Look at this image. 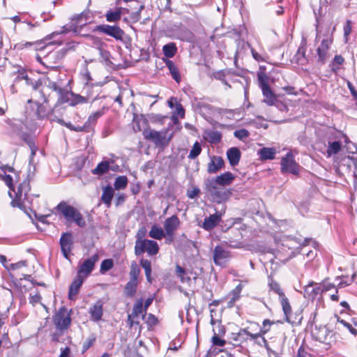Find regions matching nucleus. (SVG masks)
I'll return each instance as SVG.
<instances>
[{"label":"nucleus","mask_w":357,"mask_h":357,"mask_svg":"<svg viewBox=\"0 0 357 357\" xmlns=\"http://www.w3.org/2000/svg\"><path fill=\"white\" fill-rule=\"evenodd\" d=\"M305 47L304 45H301L298 47L297 52L296 54V58L297 62L301 64H303L306 61L305 58Z\"/></svg>","instance_id":"47"},{"label":"nucleus","mask_w":357,"mask_h":357,"mask_svg":"<svg viewBox=\"0 0 357 357\" xmlns=\"http://www.w3.org/2000/svg\"><path fill=\"white\" fill-rule=\"evenodd\" d=\"M139 273V269L137 268V264L134 262L131 264V269L130 272V280L137 282V278Z\"/></svg>","instance_id":"54"},{"label":"nucleus","mask_w":357,"mask_h":357,"mask_svg":"<svg viewBox=\"0 0 357 357\" xmlns=\"http://www.w3.org/2000/svg\"><path fill=\"white\" fill-rule=\"evenodd\" d=\"M162 52L167 58H172L177 52L176 44L174 43L166 44L162 47Z\"/></svg>","instance_id":"40"},{"label":"nucleus","mask_w":357,"mask_h":357,"mask_svg":"<svg viewBox=\"0 0 357 357\" xmlns=\"http://www.w3.org/2000/svg\"><path fill=\"white\" fill-rule=\"evenodd\" d=\"M84 278L77 275V278L73 281L68 291L69 299L73 300L75 298L84 282Z\"/></svg>","instance_id":"27"},{"label":"nucleus","mask_w":357,"mask_h":357,"mask_svg":"<svg viewBox=\"0 0 357 357\" xmlns=\"http://www.w3.org/2000/svg\"><path fill=\"white\" fill-rule=\"evenodd\" d=\"M128 13L129 10L128 8L116 7L114 10H108L105 14V17L109 22H116L120 20L122 14Z\"/></svg>","instance_id":"22"},{"label":"nucleus","mask_w":357,"mask_h":357,"mask_svg":"<svg viewBox=\"0 0 357 357\" xmlns=\"http://www.w3.org/2000/svg\"><path fill=\"white\" fill-rule=\"evenodd\" d=\"M176 115L177 116L183 119L185 116V109H183L182 105L181 103L176 104V109L174 111V116Z\"/></svg>","instance_id":"59"},{"label":"nucleus","mask_w":357,"mask_h":357,"mask_svg":"<svg viewBox=\"0 0 357 357\" xmlns=\"http://www.w3.org/2000/svg\"><path fill=\"white\" fill-rule=\"evenodd\" d=\"M140 265L144 268L145 271V275L147 280L149 282H151V262L148 259H141L140 261Z\"/></svg>","instance_id":"43"},{"label":"nucleus","mask_w":357,"mask_h":357,"mask_svg":"<svg viewBox=\"0 0 357 357\" xmlns=\"http://www.w3.org/2000/svg\"><path fill=\"white\" fill-rule=\"evenodd\" d=\"M128 185V178L126 176H119L116 178L114 183L115 190L125 189Z\"/></svg>","instance_id":"42"},{"label":"nucleus","mask_w":357,"mask_h":357,"mask_svg":"<svg viewBox=\"0 0 357 357\" xmlns=\"http://www.w3.org/2000/svg\"><path fill=\"white\" fill-rule=\"evenodd\" d=\"M273 324V321L269 319H264L262 323V327L259 326V331L257 332L259 335V337H262L264 340V335L270 331L271 326Z\"/></svg>","instance_id":"45"},{"label":"nucleus","mask_w":357,"mask_h":357,"mask_svg":"<svg viewBox=\"0 0 357 357\" xmlns=\"http://www.w3.org/2000/svg\"><path fill=\"white\" fill-rule=\"evenodd\" d=\"M268 286L272 291L278 294L279 298L284 296V294L283 291L281 289L280 284L273 278L269 279Z\"/></svg>","instance_id":"46"},{"label":"nucleus","mask_w":357,"mask_h":357,"mask_svg":"<svg viewBox=\"0 0 357 357\" xmlns=\"http://www.w3.org/2000/svg\"><path fill=\"white\" fill-rule=\"evenodd\" d=\"M224 164V160L222 157L213 155L211 157V160L208 164L207 172L209 174L216 173L223 167Z\"/></svg>","instance_id":"23"},{"label":"nucleus","mask_w":357,"mask_h":357,"mask_svg":"<svg viewBox=\"0 0 357 357\" xmlns=\"http://www.w3.org/2000/svg\"><path fill=\"white\" fill-rule=\"evenodd\" d=\"M321 292L329 291L335 287V284L327 281L324 280L320 285Z\"/></svg>","instance_id":"58"},{"label":"nucleus","mask_w":357,"mask_h":357,"mask_svg":"<svg viewBox=\"0 0 357 357\" xmlns=\"http://www.w3.org/2000/svg\"><path fill=\"white\" fill-rule=\"evenodd\" d=\"M235 178V176L230 172H225L218 176L215 179L209 181L216 185H227L231 184Z\"/></svg>","instance_id":"25"},{"label":"nucleus","mask_w":357,"mask_h":357,"mask_svg":"<svg viewBox=\"0 0 357 357\" xmlns=\"http://www.w3.org/2000/svg\"><path fill=\"white\" fill-rule=\"evenodd\" d=\"M59 101L62 103L63 102H68L70 101V98H69V96H73L74 94L73 93H70L67 91H64L63 89H62V92L61 93H59Z\"/></svg>","instance_id":"55"},{"label":"nucleus","mask_w":357,"mask_h":357,"mask_svg":"<svg viewBox=\"0 0 357 357\" xmlns=\"http://www.w3.org/2000/svg\"><path fill=\"white\" fill-rule=\"evenodd\" d=\"M312 335L317 341L330 344L333 340V333L326 326H316L312 331Z\"/></svg>","instance_id":"10"},{"label":"nucleus","mask_w":357,"mask_h":357,"mask_svg":"<svg viewBox=\"0 0 357 357\" xmlns=\"http://www.w3.org/2000/svg\"><path fill=\"white\" fill-rule=\"evenodd\" d=\"M61 252L65 258L68 259L73 248V236L70 233H64L60 238Z\"/></svg>","instance_id":"21"},{"label":"nucleus","mask_w":357,"mask_h":357,"mask_svg":"<svg viewBox=\"0 0 357 357\" xmlns=\"http://www.w3.org/2000/svg\"><path fill=\"white\" fill-rule=\"evenodd\" d=\"M149 236L153 238L160 240L164 236H166L165 231L159 226L154 225L151 228Z\"/></svg>","instance_id":"37"},{"label":"nucleus","mask_w":357,"mask_h":357,"mask_svg":"<svg viewBox=\"0 0 357 357\" xmlns=\"http://www.w3.org/2000/svg\"><path fill=\"white\" fill-rule=\"evenodd\" d=\"M229 340L236 346H240L249 340L248 337H246L241 330L237 333H231Z\"/></svg>","instance_id":"31"},{"label":"nucleus","mask_w":357,"mask_h":357,"mask_svg":"<svg viewBox=\"0 0 357 357\" xmlns=\"http://www.w3.org/2000/svg\"><path fill=\"white\" fill-rule=\"evenodd\" d=\"M132 126L135 132L143 131L147 126V120L142 115H134Z\"/></svg>","instance_id":"30"},{"label":"nucleus","mask_w":357,"mask_h":357,"mask_svg":"<svg viewBox=\"0 0 357 357\" xmlns=\"http://www.w3.org/2000/svg\"><path fill=\"white\" fill-rule=\"evenodd\" d=\"M259 157L261 160H273L276 154V150L274 148H262L259 151Z\"/></svg>","instance_id":"36"},{"label":"nucleus","mask_w":357,"mask_h":357,"mask_svg":"<svg viewBox=\"0 0 357 357\" xmlns=\"http://www.w3.org/2000/svg\"><path fill=\"white\" fill-rule=\"evenodd\" d=\"M199 189L197 187H195L192 190L188 191L187 195L189 198L194 199L199 195Z\"/></svg>","instance_id":"63"},{"label":"nucleus","mask_w":357,"mask_h":357,"mask_svg":"<svg viewBox=\"0 0 357 357\" xmlns=\"http://www.w3.org/2000/svg\"><path fill=\"white\" fill-rule=\"evenodd\" d=\"M320 293H321L320 286L314 287L313 282L310 283L304 289V296L308 299H314Z\"/></svg>","instance_id":"29"},{"label":"nucleus","mask_w":357,"mask_h":357,"mask_svg":"<svg viewBox=\"0 0 357 357\" xmlns=\"http://www.w3.org/2000/svg\"><path fill=\"white\" fill-rule=\"evenodd\" d=\"M30 190L29 179H25L17 185L16 189L14 188L12 192L8 191V195L12 199L10 205L25 212L31 209L33 207V199L38 197L39 195L30 193Z\"/></svg>","instance_id":"1"},{"label":"nucleus","mask_w":357,"mask_h":357,"mask_svg":"<svg viewBox=\"0 0 357 357\" xmlns=\"http://www.w3.org/2000/svg\"><path fill=\"white\" fill-rule=\"evenodd\" d=\"M351 31V22L350 20H347L346 24L344 26V35L345 37H347Z\"/></svg>","instance_id":"64"},{"label":"nucleus","mask_w":357,"mask_h":357,"mask_svg":"<svg viewBox=\"0 0 357 357\" xmlns=\"http://www.w3.org/2000/svg\"><path fill=\"white\" fill-rule=\"evenodd\" d=\"M26 144L29 146V149L31 150V157L29 160V167L31 166V164L33 162V157L36 155V153L38 150L37 146L35 144V142L32 139H26Z\"/></svg>","instance_id":"53"},{"label":"nucleus","mask_w":357,"mask_h":357,"mask_svg":"<svg viewBox=\"0 0 357 357\" xmlns=\"http://www.w3.org/2000/svg\"><path fill=\"white\" fill-rule=\"evenodd\" d=\"M218 185L208 181L206 185V190L211 195L213 201L218 203L225 202L229 199L231 195V191L223 188H218Z\"/></svg>","instance_id":"6"},{"label":"nucleus","mask_w":357,"mask_h":357,"mask_svg":"<svg viewBox=\"0 0 357 357\" xmlns=\"http://www.w3.org/2000/svg\"><path fill=\"white\" fill-rule=\"evenodd\" d=\"M231 231L234 234L235 238L230 237L227 238V241H223L225 245L232 248H238L241 247L242 243L241 240L243 237L241 232L237 229H232Z\"/></svg>","instance_id":"24"},{"label":"nucleus","mask_w":357,"mask_h":357,"mask_svg":"<svg viewBox=\"0 0 357 357\" xmlns=\"http://www.w3.org/2000/svg\"><path fill=\"white\" fill-rule=\"evenodd\" d=\"M212 343L215 346L223 347L225 344V341L218 336L217 334H214L211 339Z\"/></svg>","instance_id":"61"},{"label":"nucleus","mask_w":357,"mask_h":357,"mask_svg":"<svg viewBox=\"0 0 357 357\" xmlns=\"http://www.w3.org/2000/svg\"><path fill=\"white\" fill-rule=\"evenodd\" d=\"M143 135L146 139L153 142L156 145L162 144L165 139V132L149 128L143 130Z\"/></svg>","instance_id":"16"},{"label":"nucleus","mask_w":357,"mask_h":357,"mask_svg":"<svg viewBox=\"0 0 357 357\" xmlns=\"http://www.w3.org/2000/svg\"><path fill=\"white\" fill-rule=\"evenodd\" d=\"M146 311L143 307V299H138L134 304L131 314L128 316V322L130 327L135 325H139L140 319H144L146 314Z\"/></svg>","instance_id":"7"},{"label":"nucleus","mask_w":357,"mask_h":357,"mask_svg":"<svg viewBox=\"0 0 357 357\" xmlns=\"http://www.w3.org/2000/svg\"><path fill=\"white\" fill-rule=\"evenodd\" d=\"M86 36L90 40L92 45L98 50L101 49L105 45L104 42L97 36L93 35H86Z\"/></svg>","instance_id":"50"},{"label":"nucleus","mask_w":357,"mask_h":357,"mask_svg":"<svg viewBox=\"0 0 357 357\" xmlns=\"http://www.w3.org/2000/svg\"><path fill=\"white\" fill-rule=\"evenodd\" d=\"M99 259L98 254H95L91 257L84 260L82 263L79 264L77 271V275L86 278L93 271L95 264Z\"/></svg>","instance_id":"13"},{"label":"nucleus","mask_w":357,"mask_h":357,"mask_svg":"<svg viewBox=\"0 0 357 357\" xmlns=\"http://www.w3.org/2000/svg\"><path fill=\"white\" fill-rule=\"evenodd\" d=\"M159 247L156 241L152 240L136 241L135 245V253L136 255H140L146 252L149 255H156L158 252Z\"/></svg>","instance_id":"5"},{"label":"nucleus","mask_w":357,"mask_h":357,"mask_svg":"<svg viewBox=\"0 0 357 357\" xmlns=\"http://www.w3.org/2000/svg\"><path fill=\"white\" fill-rule=\"evenodd\" d=\"M282 310L285 316V319L288 322H291V307L288 298L284 296L280 298Z\"/></svg>","instance_id":"35"},{"label":"nucleus","mask_w":357,"mask_h":357,"mask_svg":"<svg viewBox=\"0 0 357 357\" xmlns=\"http://www.w3.org/2000/svg\"><path fill=\"white\" fill-rule=\"evenodd\" d=\"M93 31H98L113 37L117 40H122L124 31L119 26H111L109 24H100L93 29Z\"/></svg>","instance_id":"12"},{"label":"nucleus","mask_w":357,"mask_h":357,"mask_svg":"<svg viewBox=\"0 0 357 357\" xmlns=\"http://www.w3.org/2000/svg\"><path fill=\"white\" fill-rule=\"evenodd\" d=\"M3 181L6 183V185L8 187L9 190L12 192V190H14V186L13 184V178L11 176L6 174L3 176Z\"/></svg>","instance_id":"60"},{"label":"nucleus","mask_w":357,"mask_h":357,"mask_svg":"<svg viewBox=\"0 0 357 357\" xmlns=\"http://www.w3.org/2000/svg\"><path fill=\"white\" fill-rule=\"evenodd\" d=\"M137 282L130 280L126 285L125 294L127 296L133 297L136 293Z\"/></svg>","instance_id":"41"},{"label":"nucleus","mask_w":357,"mask_h":357,"mask_svg":"<svg viewBox=\"0 0 357 357\" xmlns=\"http://www.w3.org/2000/svg\"><path fill=\"white\" fill-rule=\"evenodd\" d=\"M341 149V143L338 141L329 142L326 150V157L330 158L332 155L337 153Z\"/></svg>","instance_id":"38"},{"label":"nucleus","mask_w":357,"mask_h":357,"mask_svg":"<svg viewBox=\"0 0 357 357\" xmlns=\"http://www.w3.org/2000/svg\"><path fill=\"white\" fill-rule=\"evenodd\" d=\"M231 258V252L222 245H216L213 252L214 264L220 267L226 266Z\"/></svg>","instance_id":"9"},{"label":"nucleus","mask_w":357,"mask_h":357,"mask_svg":"<svg viewBox=\"0 0 357 357\" xmlns=\"http://www.w3.org/2000/svg\"><path fill=\"white\" fill-rule=\"evenodd\" d=\"M201 151H202V147H201L200 144L198 142H195L192 149L190 150V151L189 153L188 158H190V159L196 158L201 153Z\"/></svg>","instance_id":"49"},{"label":"nucleus","mask_w":357,"mask_h":357,"mask_svg":"<svg viewBox=\"0 0 357 357\" xmlns=\"http://www.w3.org/2000/svg\"><path fill=\"white\" fill-rule=\"evenodd\" d=\"M43 96V102L40 103L38 101H33L32 100H29V103H32L33 105L32 109L35 111V114L38 119H43L47 118L49 114L52 112V110L47 105V100L45 97L44 94L41 93Z\"/></svg>","instance_id":"11"},{"label":"nucleus","mask_w":357,"mask_h":357,"mask_svg":"<svg viewBox=\"0 0 357 357\" xmlns=\"http://www.w3.org/2000/svg\"><path fill=\"white\" fill-rule=\"evenodd\" d=\"M222 215L220 213H215L206 218L202 224V228L206 231L213 229L221 220Z\"/></svg>","instance_id":"26"},{"label":"nucleus","mask_w":357,"mask_h":357,"mask_svg":"<svg viewBox=\"0 0 357 357\" xmlns=\"http://www.w3.org/2000/svg\"><path fill=\"white\" fill-rule=\"evenodd\" d=\"M114 189L110 185H107L102 190L101 199L107 207H109L111 205V202L114 197Z\"/></svg>","instance_id":"33"},{"label":"nucleus","mask_w":357,"mask_h":357,"mask_svg":"<svg viewBox=\"0 0 357 357\" xmlns=\"http://www.w3.org/2000/svg\"><path fill=\"white\" fill-rule=\"evenodd\" d=\"M56 208L63 214L66 220L73 221L79 227L85 226L86 223L82 214L75 207L62 202L57 205Z\"/></svg>","instance_id":"3"},{"label":"nucleus","mask_w":357,"mask_h":357,"mask_svg":"<svg viewBox=\"0 0 357 357\" xmlns=\"http://www.w3.org/2000/svg\"><path fill=\"white\" fill-rule=\"evenodd\" d=\"M59 56L58 52H52L45 56L43 59L39 55H37L36 59L43 66L47 68L54 69L56 68V64L58 63Z\"/></svg>","instance_id":"18"},{"label":"nucleus","mask_w":357,"mask_h":357,"mask_svg":"<svg viewBox=\"0 0 357 357\" xmlns=\"http://www.w3.org/2000/svg\"><path fill=\"white\" fill-rule=\"evenodd\" d=\"M214 115L221 121H229L235 119L236 114H240V110L228 109L220 107H216L213 111Z\"/></svg>","instance_id":"17"},{"label":"nucleus","mask_w":357,"mask_h":357,"mask_svg":"<svg viewBox=\"0 0 357 357\" xmlns=\"http://www.w3.org/2000/svg\"><path fill=\"white\" fill-rule=\"evenodd\" d=\"M40 300H41V296L38 292H36L35 294H32V293L30 294L29 303L31 305H36L37 303L40 302Z\"/></svg>","instance_id":"57"},{"label":"nucleus","mask_w":357,"mask_h":357,"mask_svg":"<svg viewBox=\"0 0 357 357\" xmlns=\"http://www.w3.org/2000/svg\"><path fill=\"white\" fill-rule=\"evenodd\" d=\"M241 155V151L236 147L230 148L227 151V157L231 166H236L238 164Z\"/></svg>","instance_id":"28"},{"label":"nucleus","mask_w":357,"mask_h":357,"mask_svg":"<svg viewBox=\"0 0 357 357\" xmlns=\"http://www.w3.org/2000/svg\"><path fill=\"white\" fill-rule=\"evenodd\" d=\"M333 43L332 36H328L326 38L321 40L320 46L317 48V52L318 60L321 63H324L326 59L328 50Z\"/></svg>","instance_id":"20"},{"label":"nucleus","mask_w":357,"mask_h":357,"mask_svg":"<svg viewBox=\"0 0 357 357\" xmlns=\"http://www.w3.org/2000/svg\"><path fill=\"white\" fill-rule=\"evenodd\" d=\"M114 266V261L112 259H105L100 264V272L104 273L107 271L112 269Z\"/></svg>","instance_id":"51"},{"label":"nucleus","mask_w":357,"mask_h":357,"mask_svg":"<svg viewBox=\"0 0 357 357\" xmlns=\"http://www.w3.org/2000/svg\"><path fill=\"white\" fill-rule=\"evenodd\" d=\"M281 172L282 173H291L297 175L299 172V165L295 161L291 151H289L281 158Z\"/></svg>","instance_id":"8"},{"label":"nucleus","mask_w":357,"mask_h":357,"mask_svg":"<svg viewBox=\"0 0 357 357\" xmlns=\"http://www.w3.org/2000/svg\"><path fill=\"white\" fill-rule=\"evenodd\" d=\"M340 280V282L338 283V287L339 288H342V287H347L348 285H349L351 283V282L347 280V276H342V277H337L336 278V280Z\"/></svg>","instance_id":"62"},{"label":"nucleus","mask_w":357,"mask_h":357,"mask_svg":"<svg viewBox=\"0 0 357 357\" xmlns=\"http://www.w3.org/2000/svg\"><path fill=\"white\" fill-rule=\"evenodd\" d=\"M70 311L66 307H61L53 317V323L59 331H64L69 328L71 324Z\"/></svg>","instance_id":"4"},{"label":"nucleus","mask_w":357,"mask_h":357,"mask_svg":"<svg viewBox=\"0 0 357 357\" xmlns=\"http://www.w3.org/2000/svg\"><path fill=\"white\" fill-rule=\"evenodd\" d=\"M93 18V14L89 10H85L81 13L77 15L72 19L70 24L68 26H63L60 31L52 33L51 35L47 36L45 40L47 45H54L55 42H48V40L52 38L54 35L66 33L70 31L78 33L82 27L86 25L90 20Z\"/></svg>","instance_id":"2"},{"label":"nucleus","mask_w":357,"mask_h":357,"mask_svg":"<svg viewBox=\"0 0 357 357\" xmlns=\"http://www.w3.org/2000/svg\"><path fill=\"white\" fill-rule=\"evenodd\" d=\"M234 135L236 138L242 140L248 137L249 132L245 129H240L236 130Z\"/></svg>","instance_id":"56"},{"label":"nucleus","mask_w":357,"mask_h":357,"mask_svg":"<svg viewBox=\"0 0 357 357\" xmlns=\"http://www.w3.org/2000/svg\"><path fill=\"white\" fill-rule=\"evenodd\" d=\"M251 327H246L244 328H241V331L244 334V335L246 337H248V340H257L258 338H259V335L258 333H252L250 328Z\"/></svg>","instance_id":"52"},{"label":"nucleus","mask_w":357,"mask_h":357,"mask_svg":"<svg viewBox=\"0 0 357 357\" xmlns=\"http://www.w3.org/2000/svg\"><path fill=\"white\" fill-rule=\"evenodd\" d=\"M180 225L179 218L174 215L168 218L164 222V229L166 236L170 238V241H173V237L175 231L178 228Z\"/></svg>","instance_id":"15"},{"label":"nucleus","mask_w":357,"mask_h":357,"mask_svg":"<svg viewBox=\"0 0 357 357\" xmlns=\"http://www.w3.org/2000/svg\"><path fill=\"white\" fill-rule=\"evenodd\" d=\"M109 170V163L108 161H102L98 164L96 168L92 170V173L95 175H103Z\"/></svg>","instance_id":"39"},{"label":"nucleus","mask_w":357,"mask_h":357,"mask_svg":"<svg viewBox=\"0 0 357 357\" xmlns=\"http://www.w3.org/2000/svg\"><path fill=\"white\" fill-rule=\"evenodd\" d=\"M250 51L252 56L255 61L258 62L267 61L268 56L264 51L261 53H258L253 47H250Z\"/></svg>","instance_id":"44"},{"label":"nucleus","mask_w":357,"mask_h":357,"mask_svg":"<svg viewBox=\"0 0 357 357\" xmlns=\"http://www.w3.org/2000/svg\"><path fill=\"white\" fill-rule=\"evenodd\" d=\"M90 319L94 322H98L102 319L103 315V302L102 300H98L89 309Z\"/></svg>","instance_id":"19"},{"label":"nucleus","mask_w":357,"mask_h":357,"mask_svg":"<svg viewBox=\"0 0 357 357\" xmlns=\"http://www.w3.org/2000/svg\"><path fill=\"white\" fill-rule=\"evenodd\" d=\"M259 82L264 97V102L268 105H273L277 101V98L271 91L268 82L261 76H259Z\"/></svg>","instance_id":"14"},{"label":"nucleus","mask_w":357,"mask_h":357,"mask_svg":"<svg viewBox=\"0 0 357 357\" xmlns=\"http://www.w3.org/2000/svg\"><path fill=\"white\" fill-rule=\"evenodd\" d=\"M165 63L168 68L169 73L172 77V78L177 82L179 83L181 82V76L179 70L177 66L174 64V63L169 59H166Z\"/></svg>","instance_id":"34"},{"label":"nucleus","mask_w":357,"mask_h":357,"mask_svg":"<svg viewBox=\"0 0 357 357\" xmlns=\"http://www.w3.org/2000/svg\"><path fill=\"white\" fill-rule=\"evenodd\" d=\"M205 139L211 144H217L221 141L222 134L217 130H205Z\"/></svg>","instance_id":"32"},{"label":"nucleus","mask_w":357,"mask_h":357,"mask_svg":"<svg viewBox=\"0 0 357 357\" xmlns=\"http://www.w3.org/2000/svg\"><path fill=\"white\" fill-rule=\"evenodd\" d=\"M176 273L182 282H188L190 281V278L188 275L186 271L178 265L176 266Z\"/></svg>","instance_id":"48"}]
</instances>
